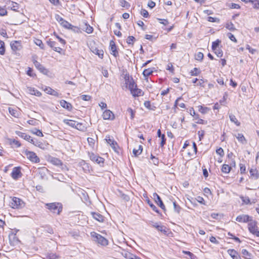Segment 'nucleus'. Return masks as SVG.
Wrapping results in <instances>:
<instances>
[{
    "mask_svg": "<svg viewBox=\"0 0 259 259\" xmlns=\"http://www.w3.org/2000/svg\"><path fill=\"white\" fill-rule=\"evenodd\" d=\"M25 202L21 199L13 197L10 202V206L14 209H20L25 207Z\"/></svg>",
    "mask_w": 259,
    "mask_h": 259,
    "instance_id": "obj_1",
    "label": "nucleus"
},
{
    "mask_svg": "<svg viewBox=\"0 0 259 259\" xmlns=\"http://www.w3.org/2000/svg\"><path fill=\"white\" fill-rule=\"evenodd\" d=\"M47 208L51 212L59 214L62 210V206L59 203H51L46 204Z\"/></svg>",
    "mask_w": 259,
    "mask_h": 259,
    "instance_id": "obj_2",
    "label": "nucleus"
},
{
    "mask_svg": "<svg viewBox=\"0 0 259 259\" xmlns=\"http://www.w3.org/2000/svg\"><path fill=\"white\" fill-rule=\"evenodd\" d=\"M248 229L250 233L259 237V231L257 226V222L251 219L248 224Z\"/></svg>",
    "mask_w": 259,
    "mask_h": 259,
    "instance_id": "obj_3",
    "label": "nucleus"
},
{
    "mask_svg": "<svg viewBox=\"0 0 259 259\" xmlns=\"http://www.w3.org/2000/svg\"><path fill=\"white\" fill-rule=\"evenodd\" d=\"M91 235L94 238L95 241H97L99 244L102 245L106 246L108 243V241L101 235L96 233H91Z\"/></svg>",
    "mask_w": 259,
    "mask_h": 259,
    "instance_id": "obj_4",
    "label": "nucleus"
},
{
    "mask_svg": "<svg viewBox=\"0 0 259 259\" xmlns=\"http://www.w3.org/2000/svg\"><path fill=\"white\" fill-rule=\"evenodd\" d=\"M25 154L27 158L29 159L33 163H39L40 159L39 157L36 155V153L32 151H29L26 150L25 151Z\"/></svg>",
    "mask_w": 259,
    "mask_h": 259,
    "instance_id": "obj_5",
    "label": "nucleus"
},
{
    "mask_svg": "<svg viewBox=\"0 0 259 259\" xmlns=\"http://www.w3.org/2000/svg\"><path fill=\"white\" fill-rule=\"evenodd\" d=\"M36 57L33 56L32 57V61L35 66V67L42 73L44 74H47L49 72V71L47 69H46L43 65H42L39 62L37 61L36 60Z\"/></svg>",
    "mask_w": 259,
    "mask_h": 259,
    "instance_id": "obj_6",
    "label": "nucleus"
},
{
    "mask_svg": "<svg viewBox=\"0 0 259 259\" xmlns=\"http://www.w3.org/2000/svg\"><path fill=\"white\" fill-rule=\"evenodd\" d=\"M90 159L99 164H103L104 159L102 157L95 154L93 153H89Z\"/></svg>",
    "mask_w": 259,
    "mask_h": 259,
    "instance_id": "obj_7",
    "label": "nucleus"
},
{
    "mask_svg": "<svg viewBox=\"0 0 259 259\" xmlns=\"http://www.w3.org/2000/svg\"><path fill=\"white\" fill-rule=\"evenodd\" d=\"M11 47L13 51H18L22 49V46L20 41H13L11 42Z\"/></svg>",
    "mask_w": 259,
    "mask_h": 259,
    "instance_id": "obj_8",
    "label": "nucleus"
},
{
    "mask_svg": "<svg viewBox=\"0 0 259 259\" xmlns=\"http://www.w3.org/2000/svg\"><path fill=\"white\" fill-rule=\"evenodd\" d=\"M153 197L155 199V202L159 205V206L163 210H165V207L160 198V197L156 193L153 194Z\"/></svg>",
    "mask_w": 259,
    "mask_h": 259,
    "instance_id": "obj_9",
    "label": "nucleus"
},
{
    "mask_svg": "<svg viewBox=\"0 0 259 259\" xmlns=\"http://www.w3.org/2000/svg\"><path fill=\"white\" fill-rule=\"evenodd\" d=\"M236 220L238 222L247 223L251 221V219L248 215L242 214L238 215L236 218Z\"/></svg>",
    "mask_w": 259,
    "mask_h": 259,
    "instance_id": "obj_10",
    "label": "nucleus"
},
{
    "mask_svg": "<svg viewBox=\"0 0 259 259\" xmlns=\"http://www.w3.org/2000/svg\"><path fill=\"white\" fill-rule=\"evenodd\" d=\"M48 172V169L45 167H42L38 169V174L41 180L47 179V174Z\"/></svg>",
    "mask_w": 259,
    "mask_h": 259,
    "instance_id": "obj_11",
    "label": "nucleus"
},
{
    "mask_svg": "<svg viewBox=\"0 0 259 259\" xmlns=\"http://www.w3.org/2000/svg\"><path fill=\"white\" fill-rule=\"evenodd\" d=\"M22 174L19 167H16L13 168L11 173V177L13 178V179L14 180H17L18 178H20Z\"/></svg>",
    "mask_w": 259,
    "mask_h": 259,
    "instance_id": "obj_12",
    "label": "nucleus"
},
{
    "mask_svg": "<svg viewBox=\"0 0 259 259\" xmlns=\"http://www.w3.org/2000/svg\"><path fill=\"white\" fill-rule=\"evenodd\" d=\"M47 43L48 45V46H49L55 52L60 53L62 51V49L61 48L56 46V42L55 41L51 40V39L48 40L47 41Z\"/></svg>",
    "mask_w": 259,
    "mask_h": 259,
    "instance_id": "obj_13",
    "label": "nucleus"
},
{
    "mask_svg": "<svg viewBox=\"0 0 259 259\" xmlns=\"http://www.w3.org/2000/svg\"><path fill=\"white\" fill-rule=\"evenodd\" d=\"M110 49L111 54L116 57L118 55V52L117 50L116 46L113 40L110 41Z\"/></svg>",
    "mask_w": 259,
    "mask_h": 259,
    "instance_id": "obj_14",
    "label": "nucleus"
},
{
    "mask_svg": "<svg viewBox=\"0 0 259 259\" xmlns=\"http://www.w3.org/2000/svg\"><path fill=\"white\" fill-rule=\"evenodd\" d=\"M103 118L105 120H113L114 118V114L109 110H106L103 113Z\"/></svg>",
    "mask_w": 259,
    "mask_h": 259,
    "instance_id": "obj_15",
    "label": "nucleus"
},
{
    "mask_svg": "<svg viewBox=\"0 0 259 259\" xmlns=\"http://www.w3.org/2000/svg\"><path fill=\"white\" fill-rule=\"evenodd\" d=\"M16 134L20 137L21 138L25 139V140L30 142L32 143V142H33V139L28 135H27L25 133H22L21 132H16Z\"/></svg>",
    "mask_w": 259,
    "mask_h": 259,
    "instance_id": "obj_16",
    "label": "nucleus"
},
{
    "mask_svg": "<svg viewBox=\"0 0 259 259\" xmlns=\"http://www.w3.org/2000/svg\"><path fill=\"white\" fill-rule=\"evenodd\" d=\"M228 254L233 259H240V256L238 252L234 249H229L227 251Z\"/></svg>",
    "mask_w": 259,
    "mask_h": 259,
    "instance_id": "obj_17",
    "label": "nucleus"
},
{
    "mask_svg": "<svg viewBox=\"0 0 259 259\" xmlns=\"http://www.w3.org/2000/svg\"><path fill=\"white\" fill-rule=\"evenodd\" d=\"M27 91L30 94L35 95L37 97H40L41 95V93L38 90L34 89V88L27 87Z\"/></svg>",
    "mask_w": 259,
    "mask_h": 259,
    "instance_id": "obj_18",
    "label": "nucleus"
},
{
    "mask_svg": "<svg viewBox=\"0 0 259 259\" xmlns=\"http://www.w3.org/2000/svg\"><path fill=\"white\" fill-rule=\"evenodd\" d=\"M45 91L48 94L51 95L52 96H54L56 97H60L61 96V94L58 93L56 91L52 89L50 87H47L45 89Z\"/></svg>",
    "mask_w": 259,
    "mask_h": 259,
    "instance_id": "obj_19",
    "label": "nucleus"
},
{
    "mask_svg": "<svg viewBox=\"0 0 259 259\" xmlns=\"http://www.w3.org/2000/svg\"><path fill=\"white\" fill-rule=\"evenodd\" d=\"M60 105L64 108L67 109L68 111H71L72 109V105L66 101L65 100H62L60 102Z\"/></svg>",
    "mask_w": 259,
    "mask_h": 259,
    "instance_id": "obj_20",
    "label": "nucleus"
},
{
    "mask_svg": "<svg viewBox=\"0 0 259 259\" xmlns=\"http://www.w3.org/2000/svg\"><path fill=\"white\" fill-rule=\"evenodd\" d=\"M249 173L251 178L257 180L259 178V173L256 168H251L249 170Z\"/></svg>",
    "mask_w": 259,
    "mask_h": 259,
    "instance_id": "obj_21",
    "label": "nucleus"
},
{
    "mask_svg": "<svg viewBox=\"0 0 259 259\" xmlns=\"http://www.w3.org/2000/svg\"><path fill=\"white\" fill-rule=\"evenodd\" d=\"M91 214L94 219L99 222H103L104 220V217L99 213L92 212H91Z\"/></svg>",
    "mask_w": 259,
    "mask_h": 259,
    "instance_id": "obj_22",
    "label": "nucleus"
},
{
    "mask_svg": "<svg viewBox=\"0 0 259 259\" xmlns=\"http://www.w3.org/2000/svg\"><path fill=\"white\" fill-rule=\"evenodd\" d=\"M131 94L134 97H139L143 96L144 95V92L141 89L137 88L134 90L132 91Z\"/></svg>",
    "mask_w": 259,
    "mask_h": 259,
    "instance_id": "obj_23",
    "label": "nucleus"
},
{
    "mask_svg": "<svg viewBox=\"0 0 259 259\" xmlns=\"http://www.w3.org/2000/svg\"><path fill=\"white\" fill-rule=\"evenodd\" d=\"M235 136L236 137V138L237 139L238 141L240 142V143H241L242 144H246V143H247L246 140L245 139V138L244 137V136L243 135V134L238 133L237 135H235Z\"/></svg>",
    "mask_w": 259,
    "mask_h": 259,
    "instance_id": "obj_24",
    "label": "nucleus"
},
{
    "mask_svg": "<svg viewBox=\"0 0 259 259\" xmlns=\"http://www.w3.org/2000/svg\"><path fill=\"white\" fill-rule=\"evenodd\" d=\"M92 52L96 55H98L101 59L103 58L104 52L102 50H99L98 48L94 49Z\"/></svg>",
    "mask_w": 259,
    "mask_h": 259,
    "instance_id": "obj_25",
    "label": "nucleus"
},
{
    "mask_svg": "<svg viewBox=\"0 0 259 259\" xmlns=\"http://www.w3.org/2000/svg\"><path fill=\"white\" fill-rule=\"evenodd\" d=\"M63 122L66 124L72 127H75L76 121L73 120H70V119H64L63 120Z\"/></svg>",
    "mask_w": 259,
    "mask_h": 259,
    "instance_id": "obj_26",
    "label": "nucleus"
},
{
    "mask_svg": "<svg viewBox=\"0 0 259 259\" xmlns=\"http://www.w3.org/2000/svg\"><path fill=\"white\" fill-rule=\"evenodd\" d=\"M106 140L108 144H109L113 149H115V148H116L115 146L117 145L116 142H115L113 139H110L109 136L108 137L106 136Z\"/></svg>",
    "mask_w": 259,
    "mask_h": 259,
    "instance_id": "obj_27",
    "label": "nucleus"
},
{
    "mask_svg": "<svg viewBox=\"0 0 259 259\" xmlns=\"http://www.w3.org/2000/svg\"><path fill=\"white\" fill-rule=\"evenodd\" d=\"M229 118L231 122L234 123L237 126L240 125V122L238 121L236 116L233 114H229Z\"/></svg>",
    "mask_w": 259,
    "mask_h": 259,
    "instance_id": "obj_28",
    "label": "nucleus"
},
{
    "mask_svg": "<svg viewBox=\"0 0 259 259\" xmlns=\"http://www.w3.org/2000/svg\"><path fill=\"white\" fill-rule=\"evenodd\" d=\"M10 145L13 147L15 146L16 148L19 147L21 146L20 143L16 140L15 139H10L9 140Z\"/></svg>",
    "mask_w": 259,
    "mask_h": 259,
    "instance_id": "obj_29",
    "label": "nucleus"
},
{
    "mask_svg": "<svg viewBox=\"0 0 259 259\" xmlns=\"http://www.w3.org/2000/svg\"><path fill=\"white\" fill-rule=\"evenodd\" d=\"M231 169V166L228 164H224L222 167V171L225 174H228Z\"/></svg>",
    "mask_w": 259,
    "mask_h": 259,
    "instance_id": "obj_30",
    "label": "nucleus"
},
{
    "mask_svg": "<svg viewBox=\"0 0 259 259\" xmlns=\"http://www.w3.org/2000/svg\"><path fill=\"white\" fill-rule=\"evenodd\" d=\"M142 150H143L142 146L139 145L138 149H134L133 152L135 156H138L142 153Z\"/></svg>",
    "mask_w": 259,
    "mask_h": 259,
    "instance_id": "obj_31",
    "label": "nucleus"
},
{
    "mask_svg": "<svg viewBox=\"0 0 259 259\" xmlns=\"http://www.w3.org/2000/svg\"><path fill=\"white\" fill-rule=\"evenodd\" d=\"M241 253L243 255V256L245 259H250L251 254L249 253L246 249H243L241 251Z\"/></svg>",
    "mask_w": 259,
    "mask_h": 259,
    "instance_id": "obj_32",
    "label": "nucleus"
},
{
    "mask_svg": "<svg viewBox=\"0 0 259 259\" xmlns=\"http://www.w3.org/2000/svg\"><path fill=\"white\" fill-rule=\"evenodd\" d=\"M83 29L88 33H91L93 31V28L87 23L84 24Z\"/></svg>",
    "mask_w": 259,
    "mask_h": 259,
    "instance_id": "obj_33",
    "label": "nucleus"
},
{
    "mask_svg": "<svg viewBox=\"0 0 259 259\" xmlns=\"http://www.w3.org/2000/svg\"><path fill=\"white\" fill-rule=\"evenodd\" d=\"M225 27L227 29L232 31H234L236 30V28L234 24L231 22H227L226 24Z\"/></svg>",
    "mask_w": 259,
    "mask_h": 259,
    "instance_id": "obj_34",
    "label": "nucleus"
},
{
    "mask_svg": "<svg viewBox=\"0 0 259 259\" xmlns=\"http://www.w3.org/2000/svg\"><path fill=\"white\" fill-rule=\"evenodd\" d=\"M210 110V109L206 107H203L202 106H198V111L202 114H205Z\"/></svg>",
    "mask_w": 259,
    "mask_h": 259,
    "instance_id": "obj_35",
    "label": "nucleus"
},
{
    "mask_svg": "<svg viewBox=\"0 0 259 259\" xmlns=\"http://www.w3.org/2000/svg\"><path fill=\"white\" fill-rule=\"evenodd\" d=\"M121 254L126 259H131L132 256H133V254L126 250L123 251Z\"/></svg>",
    "mask_w": 259,
    "mask_h": 259,
    "instance_id": "obj_36",
    "label": "nucleus"
},
{
    "mask_svg": "<svg viewBox=\"0 0 259 259\" xmlns=\"http://www.w3.org/2000/svg\"><path fill=\"white\" fill-rule=\"evenodd\" d=\"M120 5L123 8L128 9L131 5L129 3L126 2L125 0H119Z\"/></svg>",
    "mask_w": 259,
    "mask_h": 259,
    "instance_id": "obj_37",
    "label": "nucleus"
},
{
    "mask_svg": "<svg viewBox=\"0 0 259 259\" xmlns=\"http://www.w3.org/2000/svg\"><path fill=\"white\" fill-rule=\"evenodd\" d=\"M147 203L153 211H155L158 213H159V210L158 209L157 207L149 199L147 200Z\"/></svg>",
    "mask_w": 259,
    "mask_h": 259,
    "instance_id": "obj_38",
    "label": "nucleus"
},
{
    "mask_svg": "<svg viewBox=\"0 0 259 259\" xmlns=\"http://www.w3.org/2000/svg\"><path fill=\"white\" fill-rule=\"evenodd\" d=\"M158 231L162 232L163 234L167 236H168L169 235V234L167 233V232L169 231V229H167L165 226L161 225L160 226V228H159V230H158Z\"/></svg>",
    "mask_w": 259,
    "mask_h": 259,
    "instance_id": "obj_39",
    "label": "nucleus"
},
{
    "mask_svg": "<svg viewBox=\"0 0 259 259\" xmlns=\"http://www.w3.org/2000/svg\"><path fill=\"white\" fill-rule=\"evenodd\" d=\"M221 41L219 39H217L215 41L212 42V50L213 51H216L219 47Z\"/></svg>",
    "mask_w": 259,
    "mask_h": 259,
    "instance_id": "obj_40",
    "label": "nucleus"
},
{
    "mask_svg": "<svg viewBox=\"0 0 259 259\" xmlns=\"http://www.w3.org/2000/svg\"><path fill=\"white\" fill-rule=\"evenodd\" d=\"M5 53V42L0 40V55H4Z\"/></svg>",
    "mask_w": 259,
    "mask_h": 259,
    "instance_id": "obj_41",
    "label": "nucleus"
},
{
    "mask_svg": "<svg viewBox=\"0 0 259 259\" xmlns=\"http://www.w3.org/2000/svg\"><path fill=\"white\" fill-rule=\"evenodd\" d=\"M9 113L14 117H18L19 116V112L17 110L11 108H9Z\"/></svg>",
    "mask_w": 259,
    "mask_h": 259,
    "instance_id": "obj_42",
    "label": "nucleus"
},
{
    "mask_svg": "<svg viewBox=\"0 0 259 259\" xmlns=\"http://www.w3.org/2000/svg\"><path fill=\"white\" fill-rule=\"evenodd\" d=\"M153 70L151 68L145 69L143 72V74L145 77H147L152 74Z\"/></svg>",
    "mask_w": 259,
    "mask_h": 259,
    "instance_id": "obj_43",
    "label": "nucleus"
},
{
    "mask_svg": "<svg viewBox=\"0 0 259 259\" xmlns=\"http://www.w3.org/2000/svg\"><path fill=\"white\" fill-rule=\"evenodd\" d=\"M61 25H62L64 27L68 29H72V28L73 27L70 23L65 20L62 22Z\"/></svg>",
    "mask_w": 259,
    "mask_h": 259,
    "instance_id": "obj_44",
    "label": "nucleus"
},
{
    "mask_svg": "<svg viewBox=\"0 0 259 259\" xmlns=\"http://www.w3.org/2000/svg\"><path fill=\"white\" fill-rule=\"evenodd\" d=\"M9 4H11L10 6L12 10L17 11L19 9L18 4L13 2H10Z\"/></svg>",
    "mask_w": 259,
    "mask_h": 259,
    "instance_id": "obj_45",
    "label": "nucleus"
},
{
    "mask_svg": "<svg viewBox=\"0 0 259 259\" xmlns=\"http://www.w3.org/2000/svg\"><path fill=\"white\" fill-rule=\"evenodd\" d=\"M75 128L81 131H84L85 129V126L82 123L76 122Z\"/></svg>",
    "mask_w": 259,
    "mask_h": 259,
    "instance_id": "obj_46",
    "label": "nucleus"
},
{
    "mask_svg": "<svg viewBox=\"0 0 259 259\" xmlns=\"http://www.w3.org/2000/svg\"><path fill=\"white\" fill-rule=\"evenodd\" d=\"M31 132L32 134L36 135L39 137H43L44 136L41 131L38 129H36V128H34L33 130H31Z\"/></svg>",
    "mask_w": 259,
    "mask_h": 259,
    "instance_id": "obj_47",
    "label": "nucleus"
},
{
    "mask_svg": "<svg viewBox=\"0 0 259 259\" xmlns=\"http://www.w3.org/2000/svg\"><path fill=\"white\" fill-rule=\"evenodd\" d=\"M200 73V71L197 68H194L190 72V74L192 76H197Z\"/></svg>",
    "mask_w": 259,
    "mask_h": 259,
    "instance_id": "obj_48",
    "label": "nucleus"
},
{
    "mask_svg": "<svg viewBox=\"0 0 259 259\" xmlns=\"http://www.w3.org/2000/svg\"><path fill=\"white\" fill-rule=\"evenodd\" d=\"M173 205H174V210L175 211L178 213H180V211H181V207H180V205H179L176 201H174L173 202Z\"/></svg>",
    "mask_w": 259,
    "mask_h": 259,
    "instance_id": "obj_49",
    "label": "nucleus"
},
{
    "mask_svg": "<svg viewBox=\"0 0 259 259\" xmlns=\"http://www.w3.org/2000/svg\"><path fill=\"white\" fill-rule=\"evenodd\" d=\"M240 198H241V200L244 203L246 204H248L250 203V201L248 197H244L243 196H241Z\"/></svg>",
    "mask_w": 259,
    "mask_h": 259,
    "instance_id": "obj_50",
    "label": "nucleus"
},
{
    "mask_svg": "<svg viewBox=\"0 0 259 259\" xmlns=\"http://www.w3.org/2000/svg\"><path fill=\"white\" fill-rule=\"evenodd\" d=\"M137 88V84L135 83L134 81H132V82L129 83L128 89L130 90V91L131 93H132V91L134 90Z\"/></svg>",
    "mask_w": 259,
    "mask_h": 259,
    "instance_id": "obj_51",
    "label": "nucleus"
},
{
    "mask_svg": "<svg viewBox=\"0 0 259 259\" xmlns=\"http://www.w3.org/2000/svg\"><path fill=\"white\" fill-rule=\"evenodd\" d=\"M203 54L201 52L197 53L195 55L196 60L202 61L203 59Z\"/></svg>",
    "mask_w": 259,
    "mask_h": 259,
    "instance_id": "obj_52",
    "label": "nucleus"
},
{
    "mask_svg": "<svg viewBox=\"0 0 259 259\" xmlns=\"http://www.w3.org/2000/svg\"><path fill=\"white\" fill-rule=\"evenodd\" d=\"M135 40L136 39L133 36H129L126 39V42L128 45H133Z\"/></svg>",
    "mask_w": 259,
    "mask_h": 259,
    "instance_id": "obj_53",
    "label": "nucleus"
},
{
    "mask_svg": "<svg viewBox=\"0 0 259 259\" xmlns=\"http://www.w3.org/2000/svg\"><path fill=\"white\" fill-rule=\"evenodd\" d=\"M89 145L92 147L94 148L95 144V140L92 138H88L87 139Z\"/></svg>",
    "mask_w": 259,
    "mask_h": 259,
    "instance_id": "obj_54",
    "label": "nucleus"
},
{
    "mask_svg": "<svg viewBox=\"0 0 259 259\" xmlns=\"http://www.w3.org/2000/svg\"><path fill=\"white\" fill-rule=\"evenodd\" d=\"M183 252L186 255H188L190 259H195L196 257L195 255L192 252L189 251H183Z\"/></svg>",
    "mask_w": 259,
    "mask_h": 259,
    "instance_id": "obj_55",
    "label": "nucleus"
},
{
    "mask_svg": "<svg viewBox=\"0 0 259 259\" xmlns=\"http://www.w3.org/2000/svg\"><path fill=\"white\" fill-rule=\"evenodd\" d=\"M207 20L209 22H218L219 23L220 22V19L216 17H212L211 16H209L207 18Z\"/></svg>",
    "mask_w": 259,
    "mask_h": 259,
    "instance_id": "obj_56",
    "label": "nucleus"
},
{
    "mask_svg": "<svg viewBox=\"0 0 259 259\" xmlns=\"http://www.w3.org/2000/svg\"><path fill=\"white\" fill-rule=\"evenodd\" d=\"M159 22L162 24L164 26H166L169 24V22L167 19L158 18Z\"/></svg>",
    "mask_w": 259,
    "mask_h": 259,
    "instance_id": "obj_57",
    "label": "nucleus"
},
{
    "mask_svg": "<svg viewBox=\"0 0 259 259\" xmlns=\"http://www.w3.org/2000/svg\"><path fill=\"white\" fill-rule=\"evenodd\" d=\"M32 144H33V145L37 147H38L40 148H42V143L39 141H38L37 140H33V142H32Z\"/></svg>",
    "mask_w": 259,
    "mask_h": 259,
    "instance_id": "obj_58",
    "label": "nucleus"
},
{
    "mask_svg": "<svg viewBox=\"0 0 259 259\" xmlns=\"http://www.w3.org/2000/svg\"><path fill=\"white\" fill-rule=\"evenodd\" d=\"M216 153L222 157L224 156V150L221 147L216 150Z\"/></svg>",
    "mask_w": 259,
    "mask_h": 259,
    "instance_id": "obj_59",
    "label": "nucleus"
},
{
    "mask_svg": "<svg viewBox=\"0 0 259 259\" xmlns=\"http://www.w3.org/2000/svg\"><path fill=\"white\" fill-rule=\"evenodd\" d=\"M27 74L30 77H34L35 76V74L33 73V69L30 67H28V68Z\"/></svg>",
    "mask_w": 259,
    "mask_h": 259,
    "instance_id": "obj_60",
    "label": "nucleus"
},
{
    "mask_svg": "<svg viewBox=\"0 0 259 259\" xmlns=\"http://www.w3.org/2000/svg\"><path fill=\"white\" fill-rule=\"evenodd\" d=\"M227 35L230 39V40L235 42H237V39L233 34L231 33H228Z\"/></svg>",
    "mask_w": 259,
    "mask_h": 259,
    "instance_id": "obj_61",
    "label": "nucleus"
},
{
    "mask_svg": "<svg viewBox=\"0 0 259 259\" xmlns=\"http://www.w3.org/2000/svg\"><path fill=\"white\" fill-rule=\"evenodd\" d=\"M240 166V170L241 174H245L246 171V167L244 164L240 163L239 164Z\"/></svg>",
    "mask_w": 259,
    "mask_h": 259,
    "instance_id": "obj_62",
    "label": "nucleus"
},
{
    "mask_svg": "<svg viewBox=\"0 0 259 259\" xmlns=\"http://www.w3.org/2000/svg\"><path fill=\"white\" fill-rule=\"evenodd\" d=\"M196 200L199 202L200 203V204H203V205H205V200H204L203 198L201 197V196H198L196 198Z\"/></svg>",
    "mask_w": 259,
    "mask_h": 259,
    "instance_id": "obj_63",
    "label": "nucleus"
},
{
    "mask_svg": "<svg viewBox=\"0 0 259 259\" xmlns=\"http://www.w3.org/2000/svg\"><path fill=\"white\" fill-rule=\"evenodd\" d=\"M47 259H56L57 256L54 253H50L46 256Z\"/></svg>",
    "mask_w": 259,
    "mask_h": 259,
    "instance_id": "obj_64",
    "label": "nucleus"
}]
</instances>
